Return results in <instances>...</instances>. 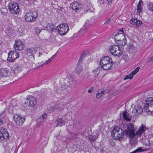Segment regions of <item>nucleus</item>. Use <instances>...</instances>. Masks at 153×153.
Returning a JSON list of instances; mask_svg holds the SVG:
<instances>
[{"label": "nucleus", "mask_w": 153, "mask_h": 153, "mask_svg": "<svg viewBox=\"0 0 153 153\" xmlns=\"http://www.w3.org/2000/svg\"><path fill=\"white\" fill-rule=\"evenodd\" d=\"M145 128L146 127L142 124L140 126L139 130L136 131L135 133L133 123H129L127 125V128L126 130V135L131 138L130 143L132 146H135L137 142L136 140H133V139L136 136H140L145 131Z\"/></svg>", "instance_id": "obj_1"}, {"label": "nucleus", "mask_w": 153, "mask_h": 153, "mask_svg": "<svg viewBox=\"0 0 153 153\" xmlns=\"http://www.w3.org/2000/svg\"><path fill=\"white\" fill-rule=\"evenodd\" d=\"M127 125L126 126V128L125 129V130L118 127H116L114 128L112 131V137H113L115 140H122L124 136V135H126V130L127 129Z\"/></svg>", "instance_id": "obj_2"}, {"label": "nucleus", "mask_w": 153, "mask_h": 153, "mask_svg": "<svg viewBox=\"0 0 153 153\" xmlns=\"http://www.w3.org/2000/svg\"><path fill=\"white\" fill-rule=\"evenodd\" d=\"M100 62L101 68L106 70L109 69L113 64L112 59L108 56L102 57Z\"/></svg>", "instance_id": "obj_3"}, {"label": "nucleus", "mask_w": 153, "mask_h": 153, "mask_svg": "<svg viewBox=\"0 0 153 153\" xmlns=\"http://www.w3.org/2000/svg\"><path fill=\"white\" fill-rule=\"evenodd\" d=\"M38 15L37 12L35 10H31L27 12L25 16V19L27 22H33L37 19Z\"/></svg>", "instance_id": "obj_4"}, {"label": "nucleus", "mask_w": 153, "mask_h": 153, "mask_svg": "<svg viewBox=\"0 0 153 153\" xmlns=\"http://www.w3.org/2000/svg\"><path fill=\"white\" fill-rule=\"evenodd\" d=\"M144 103L143 107L146 112L153 113V97L147 98Z\"/></svg>", "instance_id": "obj_5"}, {"label": "nucleus", "mask_w": 153, "mask_h": 153, "mask_svg": "<svg viewBox=\"0 0 153 153\" xmlns=\"http://www.w3.org/2000/svg\"><path fill=\"white\" fill-rule=\"evenodd\" d=\"M111 53L113 55L119 57L123 52V50L117 45H113L111 46L109 48Z\"/></svg>", "instance_id": "obj_6"}, {"label": "nucleus", "mask_w": 153, "mask_h": 153, "mask_svg": "<svg viewBox=\"0 0 153 153\" xmlns=\"http://www.w3.org/2000/svg\"><path fill=\"white\" fill-rule=\"evenodd\" d=\"M69 30L68 25L65 23L58 25L56 29V30L57 31L59 34L61 36L65 35L68 32Z\"/></svg>", "instance_id": "obj_7"}, {"label": "nucleus", "mask_w": 153, "mask_h": 153, "mask_svg": "<svg viewBox=\"0 0 153 153\" xmlns=\"http://www.w3.org/2000/svg\"><path fill=\"white\" fill-rule=\"evenodd\" d=\"M65 106V104H63L62 102H58L56 103L53 107L51 106L48 109V111L50 112H52L54 110H56V112L57 113L62 110Z\"/></svg>", "instance_id": "obj_8"}, {"label": "nucleus", "mask_w": 153, "mask_h": 153, "mask_svg": "<svg viewBox=\"0 0 153 153\" xmlns=\"http://www.w3.org/2000/svg\"><path fill=\"white\" fill-rule=\"evenodd\" d=\"M19 53L15 50L11 51L8 53V57L7 60L10 62H13L15 59L19 58Z\"/></svg>", "instance_id": "obj_9"}, {"label": "nucleus", "mask_w": 153, "mask_h": 153, "mask_svg": "<svg viewBox=\"0 0 153 153\" xmlns=\"http://www.w3.org/2000/svg\"><path fill=\"white\" fill-rule=\"evenodd\" d=\"M71 6L72 9L77 12H80L83 7V4L76 1H74L71 4Z\"/></svg>", "instance_id": "obj_10"}, {"label": "nucleus", "mask_w": 153, "mask_h": 153, "mask_svg": "<svg viewBox=\"0 0 153 153\" xmlns=\"http://www.w3.org/2000/svg\"><path fill=\"white\" fill-rule=\"evenodd\" d=\"M14 119L16 124L19 126L22 125L25 121V118L20 115L15 114Z\"/></svg>", "instance_id": "obj_11"}, {"label": "nucleus", "mask_w": 153, "mask_h": 153, "mask_svg": "<svg viewBox=\"0 0 153 153\" xmlns=\"http://www.w3.org/2000/svg\"><path fill=\"white\" fill-rule=\"evenodd\" d=\"M9 135L8 132L5 128L0 127V141H2L4 139L7 138Z\"/></svg>", "instance_id": "obj_12"}, {"label": "nucleus", "mask_w": 153, "mask_h": 153, "mask_svg": "<svg viewBox=\"0 0 153 153\" xmlns=\"http://www.w3.org/2000/svg\"><path fill=\"white\" fill-rule=\"evenodd\" d=\"M124 31L123 30H120L114 36V40L117 42L121 39H123L125 38Z\"/></svg>", "instance_id": "obj_13"}, {"label": "nucleus", "mask_w": 153, "mask_h": 153, "mask_svg": "<svg viewBox=\"0 0 153 153\" xmlns=\"http://www.w3.org/2000/svg\"><path fill=\"white\" fill-rule=\"evenodd\" d=\"M23 44L20 40H17L15 41L14 48L15 51H20L23 49Z\"/></svg>", "instance_id": "obj_14"}, {"label": "nucleus", "mask_w": 153, "mask_h": 153, "mask_svg": "<svg viewBox=\"0 0 153 153\" xmlns=\"http://www.w3.org/2000/svg\"><path fill=\"white\" fill-rule=\"evenodd\" d=\"M10 74L9 70L7 68H1L0 69V76L1 77H8Z\"/></svg>", "instance_id": "obj_15"}, {"label": "nucleus", "mask_w": 153, "mask_h": 153, "mask_svg": "<svg viewBox=\"0 0 153 153\" xmlns=\"http://www.w3.org/2000/svg\"><path fill=\"white\" fill-rule=\"evenodd\" d=\"M140 69V68L139 67H137L130 74L126 76L123 80H125L127 79H132L134 75L138 72Z\"/></svg>", "instance_id": "obj_16"}, {"label": "nucleus", "mask_w": 153, "mask_h": 153, "mask_svg": "<svg viewBox=\"0 0 153 153\" xmlns=\"http://www.w3.org/2000/svg\"><path fill=\"white\" fill-rule=\"evenodd\" d=\"M130 23L132 25H135L137 27L141 26L142 24L141 21L137 20V19H132L130 21Z\"/></svg>", "instance_id": "obj_17"}, {"label": "nucleus", "mask_w": 153, "mask_h": 153, "mask_svg": "<svg viewBox=\"0 0 153 153\" xmlns=\"http://www.w3.org/2000/svg\"><path fill=\"white\" fill-rule=\"evenodd\" d=\"M28 100L29 101V106L30 107H33L36 104L37 101L35 97L32 96H30Z\"/></svg>", "instance_id": "obj_18"}, {"label": "nucleus", "mask_w": 153, "mask_h": 153, "mask_svg": "<svg viewBox=\"0 0 153 153\" xmlns=\"http://www.w3.org/2000/svg\"><path fill=\"white\" fill-rule=\"evenodd\" d=\"M122 115L124 119L126 121H129L131 120L132 116L126 111L122 112Z\"/></svg>", "instance_id": "obj_19"}, {"label": "nucleus", "mask_w": 153, "mask_h": 153, "mask_svg": "<svg viewBox=\"0 0 153 153\" xmlns=\"http://www.w3.org/2000/svg\"><path fill=\"white\" fill-rule=\"evenodd\" d=\"M143 111V108L140 105H137V106H135L133 110V112L135 114H140Z\"/></svg>", "instance_id": "obj_20"}, {"label": "nucleus", "mask_w": 153, "mask_h": 153, "mask_svg": "<svg viewBox=\"0 0 153 153\" xmlns=\"http://www.w3.org/2000/svg\"><path fill=\"white\" fill-rule=\"evenodd\" d=\"M143 111V108L140 105H137V106H135L133 110V112L135 114H140Z\"/></svg>", "instance_id": "obj_21"}, {"label": "nucleus", "mask_w": 153, "mask_h": 153, "mask_svg": "<svg viewBox=\"0 0 153 153\" xmlns=\"http://www.w3.org/2000/svg\"><path fill=\"white\" fill-rule=\"evenodd\" d=\"M75 72L80 77H81L82 76V67L79 65H77L75 70Z\"/></svg>", "instance_id": "obj_22"}, {"label": "nucleus", "mask_w": 153, "mask_h": 153, "mask_svg": "<svg viewBox=\"0 0 153 153\" xmlns=\"http://www.w3.org/2000/svg\"><path fill=\"white\" fill-rule=\"evenodd\" d=\"M46 28L48 32L52 33L56 30L55 27L51 23H49L47 24L46 27Z\"/></svg>", "instance_id": "obj_23"}, {"label": "nucleus", "mask_w": 153, "mask_h": 153, "mask_svg": "<svg viewBox=\"0 0 153 153\" xmlns=\"http://www.w3.org/2000/svg\"><path fill=\"white\" fill-rule=\"evenodd\" d=\"M88 28V25L87 23H85V26H83L80 30L78 32V34L79 35H83L85 33L86 31L87 30Z\"/></svg>", "instance_id": "obj_24"}, {"label": "nucleus", "mask_w": 153, "mask_h": 153, "mask_svg": "<svg viewBox=\"0 0 153 153\" xmlns=\"http://www.w3.org/2000/svg\"><path fill=\"white\" fill-rule=\"evenodd\" d=\"M36 49L33 48L27 49L26 51L27 54L28 56H32L36 53Z\"/></svg>", "instance_id": "obj_25"}, {"label": "nucleus", "mask_w": 153, "mask_h": 153, "mask_svg": "<svg viewBox=\"0 0 153 153\" xmlns=\"http://www.w3.org/2000/svg\"><path fill=\"white\" fill-rule=\"evenodd\" d=\"M67 80L71 87H72L76 83L74 79L72 77H68Z\"/></svg>", "instance_id": "obj_26"}, {"label": "nucleus", "mask_w": 153, "mask_h": 153, "mask_svg": "<svg viewBox=\"0 0 153 153\" xmlns=\"http://www.w3.org/2000/svg\"><path fill=\"white\" fill-rule=\"evenodd\" d=\"M56 126H61L65 123V121L61 118H58L56 120Z\"/></svg>", "instance_id": "obj_27"}, {"label": "nucleus", "mask_w": 153, "mask_h": 153, "mask_svg": "<svg viewBox=\"0 0 153 153\" xmlns=\"http://www.w3.org/2000/svg\"><path fill=\"white\" fill-rule=\"evenodd\" d=\"M6 116V111H3L1 113H0V126L2 125L3 121L2 119H4Z\"/></svg>", "instance_id": "obj_28"}, {"label": "nucleus", "mask_w": 153, "mask_h": 153, "mask_svg": "<svg viewBox=\"0 0 153 153\" xmlns=\"http://www.w3.org/2000/svg\"><path fill=\"white\" fill-rule=\"evenodd\" d=\"M105 94V91L103 90H99L98 93L96 94V98L99 99L100 98Z\"/></svg>", "instance_id": "obj_29"}, {"label": "nucleus", "mask_w": 153, "mask_h": 153, "mask_svg": "<svg viewBox=\"0 0 153 153\" xmlns=\"http://www.w3.org/2000/svg\"><path fill=\"white\" fill-rule=\"evenodd\" d=\"M18 7L16 3H10L8 6L9 10L10 11V10H12V9H13V8H15L16 10V9L18 8Z\"/></svg>", "instance_id": "obj_30"}, {"label": "nucleus", "mask_w": 153, "mask_h": 153, "mask_svg": "<svg viewBox=\"0 0 153 153\" xmlns=\"http://www.w3.org/2000/svg\"><path fill=\"white\" fill-rule=\"evenodd\" d=\"M13 67L14 69V72L15 71L19 72L21 71L22 66L21 65L17 64L14 65Z\"/></svg>", "instance_id": "obj_31"}, {"label": "nucleus", "mask_w": 153, "mask_h": 153, "mask_svg": "<svg viewBox=\"0 0 153 153\" xmlns=\"http://www.w3.org/2000/svg\"><path fill=\"white\" fill-rule=\"evenodd\" d=\"M117 43L120 45L124 46L126 43V40L125 38V39H121L120 40V41L117 42Z\"/></svg>", "instance_id": "obj_32"}, {"label": "nucleus", "mask_w": 153, "mask_h": 153, "mask_svg": "<svg viewBox=\"0 0 153 153\" xmlns=\"http://www.w3.org/2000/svg\"><path fill=\"white\" fill-rule=\"evenodd\" d=\"M57 53H55L53 56H52L48 60H47L43 64V65H45L49 63L53 59L56 57V54Z\"/></svg>", "instance_id": "obj_33"}, {"label": "nucleus", "mask_w": 153, "mask_h": 153, "mask_svg": "<svg viewBox=\"0 0 153 153\" xmlns=\"http://www.w3.org/2000/svg\"><path fill=\"white\" fill-rule=\"evenodd\" d=\"M19 7H18V8L16 9V10L15 8H13V9H12V10H10V13L12 14H16L19 13Z\"/></svg>", "instance_id": "obj_34"}, {"label": "nucleus", "mask_w": 153, "mask_h": 153, "mask_svg": "<svg viewBox=\"0 0 153 153\" xmlns=\"http://www.w3.org/2000/svg\"><path fill=\"white\" fill-rule=\"evenodd\" d=\"M137 10L138 13H140L142 11V7L140 2H139L137 6Z\"/></svg>", "instance_id": "obj_35"}, {"label": "nucleus", "mask_w": 153, "mask_h": 153, "mask_svg": "<svg viewBox=\"0 0 153 153\" xmlns=\"http://www.w3.org/2000/svg\"><path fill=\"white\" fill-rule=\"evenodd\" d=\"M97 138V137L96 135L92 136L91 135H90L88 136L89 139L91 142L95 140Z\"/></svg>", "instance_id": "obj_36"}, {"label": "nucleus", "mask_w": 153, "mask_h": 153, "mask_svg": "<svg viewBox=\"0 0 153 153\" xmlns=\"http://www.w3.org/2000/svg\"><path fill=\"white\" fill-rule=\"evenodd\" d=\"M94 73V76H97L99 74L100 72V68H97L94 70L93 71Z\"/></svg>", "instance_id": "obj_37"}, {"label": "nucleus", "mask_w": 153, "mask_h": 153, "mask_svg": "<svg viewBox=\"0 0 153 153\" xmlns=\"http://www.w3.org/2000/svg\"><path fill=\"white\" fill-rule=\"evenodd\" d=\"M147 8L150 10L153 11V3H149L147 6Z\"/></svg>", "instance_id": "obj_38"}, {"label": "nucleus", "mask_w": 153, "mask_h": 153, "mask_svg": "<svg viewBox=\"0 0 153 153\" xmlns=\"http://www.w3.org/2000/svg\"><path fill=\"white\" fill-rule=\"evenodd\" d=\"M86 56V53L85 52H83L81 56L80 57V58L79 60V62H81V61L83 60L84 58Z\"/></svg>", "instance_id": "obj_39"}, {"label": "nucleus", "mask_w": 153, "mask_h": 153, "mask_svg": "<svg viewBox=\"0 0 153 153\" xmlns=\"http://www.w3.org/2000/svg\"><path fill=\"white\" fill-rule=\"evenodd\" d=\"M68 87V85L65 84H63L62 85H61V88L62 90L66 89Z\"/></svg>", "instance_id": "obj_40"}, {"label": "nucleus", "mask_w": 153, "mask_h": 153, "mask_svg": "<svg viewBox=\"0 0 153 153\" xmlns=\"http://www.w3.org/2000/svg\"><path fill=\"white\" fill-rule=\"evenodd\" d=\"M111 18H108L107 20L105 21V22L104 23L105 25H108L109 24V23L111 22Z\"/></svg>", "instance_id": "obj_41"}, {"label": "nucleus", "mask_w": 153, "mask_h": 153, "mask_svg": "<svg viewBox=\"0 0 153 153\" xmlns=\"http://www.w3.org/2000/svg\"><path fill=\"white\" fill-rule=\"evenodd\" d=\"M42 30L40 29L39 27H37L36 28V30H35V33L36 34H39L41 31Z\"/></svg>", "instance_id": "obj_42"}, {"label": "nucleus", "mask_w": 153, "mask_h": 153, "mask_svg": "<svg viewBox=\"0 0 153 153\" xmlns=\"http://www.w3.org/2000/svg\"><path fill=\"white\" fill-rule=\"evenodd\" d=\"M43 121V120L42 119V117L39 118L37 120V122L38 123H42Z\"/></svg>", "instance_id": "obj_43"}, {"label": "nucleus", "mask_w": 153, "mask_h": 153, "mask_svg": "<svg viewBox=\"0 0 153 153\" xmlns=\"http://www.w3.org/2000/svg\"><path fill=\"white\" fill-rule=\"evenodd\" d=\"M47 116V114L46 113H44L42 116L41 117L42 118V119L43 120L44 119H45Z\"/></svg>", "instance_id": "obj_44"}, {"label": "nucleus", "mask_w": 153, "mask_h": 153, "mask_svg": "<svg viewBox=\"0 0 153 153\" xmlns=\"http://www.w3.org/2000/svg\"><path fill=\"white\" fill-rule=\"evenodd\" d=\"M94 88L93 87H91L88 90V92L89 93H91L93 90Z\"/></svg>", "instance_id": "obj_45"}, {"label": "nucleus", "mask_w": 153, "mask_h": 153, "mask_svg": "<svg viewBox=\"0 0 153 153\" xmlns=\"http://www.w3.org/2000/svg\"><path fill=\"white\" fill-rule=\"evenodd\" d=\"M148 60L149 61L153 62V56L149 58Z\"/></svg>", "instance_id": "obj_46"}, {"label": "nucleus", "mask_w": 153, "mask_h": 153, "mask_svg": "<svg viewBox=\"0 0 153 153\" xmlns=\"http://www.w3.org/2000/svg\"><path fill=\"white\" fill-rule=\"evenodd\" d=\"M108 2V4H110L112 3V0H107Z\"/></svg>", "instance_id": "obj_47"}, {"label": "nucleus", "mask_w": 153, "mask_h": 153, "mask_svg": "<svg viewBox=\"0 0 153 153\" xmlns=\"http://www.w3.org/2000/svg\"><path fill=\"white\" fill-rule=\"evenodd\" d=\"M100 152H101V153H104V150H102V149H100Z\"/></svg>", "instance_id": "obj_48"}, {"label": "nucleus", "mask_w": 153, "mask_h": 153, "mask_svg": "<svg viewBox=\"0 0 153 153\" xmlns=\"http://www.w3.org/2000/svg\"><path fill=\"white\" fill-rule=\"evenodd\" d=\"M76 137V134H75V135H74V137Z\"/></svg>", "instance_id": "obj_49"}, {"label": "nucleus", "mask_w": 153, "mask_h": 153, "mask_svg": "<svg viewBox=\"0 0 153 153\" xmlns=\"http://www.w3.org/2000/svg\"><path fill=\"white\" fill-rule=\"evenodd\" d=\"M45 143L46 144H47V141H45Z\"/></svg>", "instance_id": "obj_50"}, {"label": "nucleus", "mask_w": 153, "mask_h": 153, "mask_svg": "<svg viewBox=\"0 0 153 153\" xmlns=\"http://www.w3.org/2000/svg\"><path fill=\"white\" fill-rule=\"evenodd\" d=\"M114 143H113V144L112 145V146H114Z\"/></svg>", "instance_id": "obj_51"}]
</instances>
